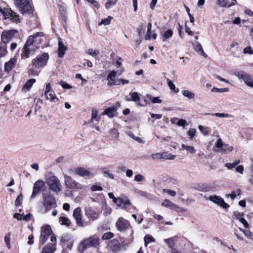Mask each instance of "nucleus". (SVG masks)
Segmentation results:
<instances>
[{
  "mask_svg": "<svg viewBox=\"0 0 253 253\" xmlns=\"http://www.w3.org/2000/svg\"><path fill=\"white\" fill-rule=\"evenodd\" d=\"M15 4L23 15L30 16L33 13V9L30 0H14Z\"/></svg>",
  "mask_w": 253,
  "mask_h": 253,
  "instance_id": "f257e3e1",
  "label": "nucleus"
},
{
  "mask_svg": "<svg viewBox=\"0 0 253 253\" xmlns=\"http://www.w3.org/2000/svg\"><path fill=\"white\" fill-rule=\"evenodd\" d=\"M46 183L51 191L59 193L61 191V184L58 178L55 175H51L46 179Z\"/></svg>",
  "mask_w": 253,
  "mask_h": 253,
  "instance_id": "f03ea898",
  "label": "nucleus"
},
{
  "mask_svg": "<svg viewBox=\"0 0 253 253\" xmlns=\"http://www.w3.org/2000/svg\"><path fill=\"white\" fill-rule=\"evenodd\" d=\"M99 245V238L92 237L83 241L79 246V251L83 252L86 249L90 247H97Z\"/></svg>",
  "mask_w": 253,
  "mask_h": 253,
  "instance_id": "7ed1b4c3",
  "label": "nucleus"
},
{
  "mask_svg": "<svg viewBox=\"0 0 253 253\" xmlns=\"http://www.w3.org/2000/svg\"><path fill=\"white\" fill-rule=\"evenodd\" d=\"M48 55L44 53L41 55L38 56L36 58L32 60V65L34 68H39L44 66L48 59Z\"/></svg>",
  "mask_w": 253,
  "mask_h": 253,
  "instance_id": "20e7f679",
  "label": "nucleus"
},
{
  "mask_svg": "<svg viewBox=\"0 0 253 253\" xmlns=\"http://www.w3.org/2000/svg\"><path fill=\"white\" fill-rule=\"evenodd\" d=\"M234 74L239 79L243 80L247 85L253 87V76H251L243 71H235Z\"/></svg>",
  "mask_w": 253,
  "mask_h": 253,
  "instance_id": "39448f33",
  "label": "nucleus"
},
{
  "mask_svg": "<svg viewBox=\"0 0 253 253\" xmlns=\"http://www.w3.org/2000/svg\"><path fill=\"white\" fill-rule=\"evenodd\" d=\"M64 179L65 186L69 189H81L83 185L74 180L71 176L66 174H64Z\"/></svg>",
  "mask_w": 253,
  "mask_h": 253,
  "instance_id": "423d86ee",
  "label": "nucleus"
},
{
  "mask_svg": "<svg viewBox=\"0 0 253 253\" xmlns=\"http://www.w3.org/2000/svg\"><path fill=\"white\" fill-rule=\"evenodd\" d=\"M44 36L42 32H37L33 36H30L27 41H29L31 46L35 47V49L38 48L41 43V38Z\"/></svg>",
  "mask_w": 253,
  "mask_h": 253,
  "instance_id": "0eeeda50",
  "label": "nucleus"
},
{
  "mask_svg": "<svg viewBox=\"0 0 253 253\" xmlns=\"http://www.w3.org/2000/svg\"><path fill=\"white\" fill-rule=\"evenodd\" d=\"M42 197L43 199V204L46 211L49 210V206L53 208L56 207V204L53 196L48 193L44 192L42 193Z\"/></svg>",
  "mask_w": 253,
  "mask_h": 253,
  "instance_id": "6e6552de",
  "label": "nucleus"
},
{
  "mask_svg": "<svg viewBox=\"0 0 253 253\" xmlns=\"http://www.w3.org/2000/svg\"><path fill=\"white\" fill-rule=\"evenodd\" d=\"M50 242L42 248L40 253H53L56 251V238L53 234L50 237Z\"/></svg>",
  "mask_w": 253,
  "mask_h": 253,
  "instance_id": "1a4fd4ad",
  "label": "nucleus"
},
{
  "mask_svg": "<svg viewBox=\"0 0 253 253\" xmlns=\"http://www.w3.org/2000/svg\"><path fill=\"white\" fill-rule=\"evenodd\" d=\"M84 211L86 216L91 221L96 220L99 217L100 212L92 207H86Z\"/></svg>",
  "mask_w": 253,
  "mask_h": 253,
  "instance_id": "9d476101",
  "label": "nucleus"
},
{
  "mask_svg": "<svg viewBox=\"0 0 253 253\" xmlns=\"http://www.w3.org/2000/svg\"><path fill=\"white\" fill-rule=\"evenodd\" d=\"M51 233L52 231L49 225H45L41 228L40 241L42 245L47 240Z\"/></svg>",
  "mask_w": 253,
  "mask_h": 253,
  "instance_id": "9b49d317",
  "label": "nucleus"
},
{
  "mask_svg": "<svg viewBox=\"0 0 253 253\" xmlns=\"http://www.w3.org/2000/svg\"><path fill=\"white\" fill-rule=\"evenodd\" d=\"M18 31L15 30H6L2 32L1 35V42L6 44L17 33Z\"/></svg>",
  "mask_w": 253,
  "mask_h": 253,
  "instance_id": "f8f14e48",
  "label": "nucleus"
},
{
  "mask_svg": "<svg viewBox=\"0 0 253 253\" xmlns=\"http://www.w3.org/2000/svg\"><path fill=\"white\" fill-rule=\"evenodd\" d=\"M44 185L45 183L43 180H39L36 181L34 184L33 190L31 198H34L39 194L40 191L44 188Z\"/></svg>",
  "mask_w": 253,
  "mask_h": 253,
  "instance_id": "ddd939ff",
  "label": "nucleus"
},
{
  "mask_svg": "<svg viewBox=\"0 0 253 253\" xmlns=\"http://www.w3.org/2000/svg\"><path fill=\"white\" fill-rule=\"evenodd\" d=\"M29 41H26V42L22 48L21 53V58L23 59H26L29 57V54L31 52H34L36 49L35 47L31 46Z\"/></svg>",
  "mask_w": 253,
  "mask_h": 253,
  "instance_id": "4468645a",
  "label": "nucleus"
},
{
  "mask_svg": "<svg viewBox=\"0 0 253 253\" xmlns=\"http://www.w3.org/2000/svg\"><path fill=\"white\" fill-rule=\"evenodd\" d=\"M209 199L223 209H226L229 207V205L226 204L223 199L219 196L216 195L211 196L209 197Z\"/></svg>",
  "mask_w": 253,
  "mask_h": 253,
  "instance_id": "2eb2a0df",
  "label": "nucleus"
},
{
  "mask_svg": "<svg viewBox=\"0 0 253 253\" xmlns=\"http://www.w3.org/2000/svg\"><path fill=\"white\" fill-rule=\"evenodd\" d=\"M117 74V72L114 70L110 72L106 78V80L108 81V86L118 85V79H116Z\"/></svg>",
  "mask_w": 253,
  "mask_h": 253,
  "instance_id": "dca6fc26",
  "label": "nucleus"
},
{
  "mask_svg": "<svg viewBox=\"0 0 253 253\" xmlns=\"http://www.w3.org/2000/svg\"><path fill=\"white\" fill-rule=\"evenodd\" d=\"M73 216L76 219L77 224L80 227H84L82 220V210L79 207L76 208L73 211Z\"/></svg>",
  "mask_w": 253,
  "mask_h": 253,
  "instance_id": "f3484780",
  "label": "nucleus"
},
{
  "mask_svg": "<svg viewBox=\"0 0 253 253\" xmlns=\"http://www.w3.org/2000/svg\"><path fill=\"white\" fill-rule=\"evenodd\" d=\"M116 225L118 230L120 231H122L128 228L129 225V223L127 220L123 217H120L117 221Z\"/></svg>",
  "mask_w": 253,
  "mask_h": 253,
  "instance_id": "a211bd4d",
  "label": "nucleus"
},
{
  "mask_svg": "<svg viewBox=\"0 0 253 253\" xmlns=\"http://www.w3.org/2000/svg\"><path fill=\"white\" fill-rule=\"evenodd\" d=\"M17 62V58L14 57L11 58L8 61L5 62L4 65V72L9 73L15 67Z\"/></svg>",
  "mask_w": 253,
  "mask_h": 253,
  "instance_id": "6ab92c4d",
  "label": "nucleus"
},
{
  "mask_svg": "<svg viewBox=\"0 0 253 253\" xmlns=\"http://www.w3.org/2000/svg\"><path fill=\"white\" fill-rule=\"evenodd\" d=\"M6 12L7 13L6 14V12L5 13V18H11L14 22H19V15L17 14L16 13L12 11L10 9H7Z\"/></svg>",
  "mask_w": 253,
  "mask_h": 253,
  "instance_id": "aec40b11",
  "label": "nucleus"
},
{
  "mask_svg": "<svg viewBox=\"0 0 253 253\" xmlns=\"http://www.w3.org/2000/svg\"><path fill=\"white\" fill-rule=\"evenodd\" d=\"M130 95L131 96V99L128 98L126 99V101H129L130 100H132L135 102L138 106L141 107L144 106V105L139 102L140 100V96L139 94L137 92H130Z\"/></svg>",
  "mask_w": 253,
  "mask_h": 253,
  "instance_id": "412c9836",
  "label": "nucleus"
},
{
  "mask_svg": "<svg viewBox=\"0 0 253 253\" xmlns=\"http://www.w3.org/2000/svg\"><path fill=\"white\" fill-rule=\"evenodd\" d=\"M67 47L63 43L60 41L58 42V55L60 58H62L64 56L65 51L67 50Z\"/></svg>",
  "mask_w": 253,
  "mask_h": 253,
  "instance_id": "4be33fe9",
  "label": "nucleus"
},
{
  "mask_svg": "<svg viewBox=\"0 0 253 253\" xmlns=\"http://www.w3.org/2000/svg\"><path fill=\"white\" fill-rule=\"evenodd\" d=\"M36 80L35 79H31L28 80L25 85L22 88V91L23 92H27L30 90V89L32 87L33 84L36 83Z\"/></svg>",
  "mask_w": 253,
  "mask_h": 253,
  "instance_id": "5701e85b",
  "label": "nucleus"
},
{
  "mask_svg": "<svg viewBox=\"0 0 253 253\" xmlns=\"http://www.w3.org/2000/svg\"><path fill=\"white\" fill-rule=\"evenodd\" d=\"M194 48L196 51L200 53L202 55L205 57H207V55L204 52L203 47L201 43L199 42H195L193 43Z\"/></svg>",
  "mask_w": 253,
  "mask_h": 253,
  "instance_id": "b1692460",
  "label": "nucleus"
},
{
  "mask_svg": "<svg viewBox=\"0 0 253 253\" xmlns=\"http://www.w3.org/2000/svg\"><path fill=\"white\" fill-rule=\"evenodd\" d=\"M116 112V107H112L108 108H107L105 110V111L102 113L103 115H106L109 118H112L114 117L115 113Z\"/></svg>",
  "mask_w": 253,
  "mask_h": 253,
  "instance_id": "393cba45",
  "label": "nucleus"
},
{
  "mask_svg": "<svg viewBox=\"0 0 253 253\" xmlns=\"http://www.w3.org/2000/svg\"><path fill=\"white\" fill-rule=\"evenodd\" d=\"M44 96L46 97L47 100L51 102H55L56 100H58V98L56 97L54 91L48 92V93H44Z\"/></svg>",
  "mask_w": 253,
  "mask_h": 253,
  "instance_id": "a878e982",
  "label": "nucleus"
},
{
  "mask_svg": "<svg viewBox=\"0 0 253 253\" xmlns=\"http://www.w3.org/2000/svg\"><path fill=\"white\" fill-rule=\"evenodd\" d=\"M78 175L81 176H92L93 174L84 168H78Z\"/></svg>",
  "mask_w": 253,
  "mask_h": 253,
  "instance_id": "bb28decb",
  "label": "nucleus"
},
{
  "mask_svg": "<svg viewBox=\"0 0 253 253\" xmlns=\"http://www.w3.org/2000/svg\"><path fill=\"white\" fill-rule=\"evenodd\" d=\"M7 52L6 44L0 42V58L5 56Z\"/></svg>",
  "mask_w": 253,
  "mask_h": 253,
  "instance_id": "cd10ccee",
  "label": "nucleus"
},
{
  "mask_svg": "<svg viewBox=\"0 0 253 253\" xmlns=\"http://www.w3.org/2000/svg\"><path fill=\"white\" fill-rule=\"evenodd\" d=\"M240 161L239 160H235L233 163H227L225 164V167L229 169H232L236 167Z\"/></svg>",
  "mask_w": 253,
  "mask_h": 253,
  "instance_id": "c85d7f7f",
  "label": "nucleus"
},
{
  "mask_svg": "<svg viewBox=\"0 0 253 253\" xmlns=\"http://www.w3.org/2000/svg\"><path fill=\"white\" fill-rule=\"evenodd\" d=\"M172 35L173 32L171 30H167L164 33L163 35L162 41L163 42L166 41V40L171 37Z\"/></svg>",
  "mask_w": 253,
  "mask_h": 253,
  "instance_id": "c756f323",
  "label": "nucleus"
},
{
  "mask_svg": "<svg viewBox=\"0 0 253 253\" xmlns=\"http://www.w3.org/2000/svg\"><path fill=\"white\" fill-rule=\"evenodd\" d=\"M182 93L184 97H187L189 99H192L194 98L195 96L194 93L188 90H182Z\"/></svg>",
  "mask_w": 253,
  "mask_h": 253,
  "instance_id": "7c9ffc66",
  "label": "nucleus"
},
{
  "mask_svg": "<svg viewBox=\"0 0 253 253\" xmlns=\"http://www.w3.org/2000/svg\"><path fill=\"white\" fill-rule=\"evenodd\" d=\"M175 157V155H171L168 152H163L161 153V159L174 160Z\"/></svg>",
  "mask_w": 253,
  "mask_h": 253,
  "instance_id": "2f4dec72",
  "label": "nucleus"
},
{
  "mask_svg": "<svg viewBox=\"0 0 253 253\" xmlns=\"http://www.w3.org/2000/svg\"><path fill=\"white\" fill-rule=\"evenodd\" d=\"M146 98H147L149 100L151 101L153 103H161L162 100L159 97H153L150 94H147L146 96Z\"/></svg>",
  "mask_w": 253,
  "mask_h": 253,
  "instance_id": "473e14b6",
  "label": "nucleus"
},
{
  "mask_svg": "<svg viewBox=\"0 0 253 253\" xmlns=\"http://www.w3.org/2000/svg\"><path fill=\"white\" fill-rule=\"evenodd\" d=\"M85 53L92 57H95L99 54V51L98 49L89 48L85 51Z\"/></svg>",
  "mask_w": 253,
  "mask_h": 253,
  "instance_id": "72a5a7b5",
  "label": "nucleus"
},
{
  "mask_svg": "<svg viewBox=\"0 0 253 253\" xmlns=\"http://www.w3.org/2000/svg\"><path fill=\"white\" fill-rule=\"evenodd\" d=\"M167 82L168 83V85L170 90L173 91L175 93H178L179 92V89L176 88L175 85L171 80H170L169 79H167Z\"/></svg>",
  "mask_w": 253,
  "mask_h": 253,
  "instance_id": "f704fd0d",
  "label": "nucleus"
},
{
  "mask_svg": "<svg viewBox=\"0 0 253 253\" xmlns=\"http://www.w3.org/2000/svg\"><path fill=\"white\" fill-rule=\"evenodd\" d=\"M144 244L145 246H147V245L151 243H153L155 242V239L150 235H146L144 238Z\"/></svg>",
  "mask_w": 253,
  "mask_h": 253,
  "instance_id": "c9c22d12",
  "label": "nucleus"
},
{
  "mask_svg": "<svg viewBox=\"0 0 253 253\" xmlns=\"http://www.w3.org/2000/svg\"><path fill=\"white\" fill-rule=\"evenodd\" d=\"M181 147L182 148L186 150L187 151H188L191 154H194L196 152V150L194 147L191 146L186 145L184 144H182L181 145Z\"/></svg>",
  "mask_w": 253,
  "mask_h": 253,
  "instance_id": "e433bc0d",
  "label": "nucleus"
},
{
  "mask_svg": "<svg viewBox=\"0 0 253 253\" xmlns=\"http://www.w3.org/2000/svg\"><path fill=\"white\" fill-rule=\"evenodd\" d=\"M59 222L61 224L69 226L70 225V220L65 217H60L59 218Z\"/></svg>",
  "mask_w": 253,
  "mask_h": 253,
  "instance_id": "4c0bfd02",
  "label": "nucleus"
},
{
  "mask_svg": "<svg viewBox=\"0 0 253 253\" xmlns=\"http://www.w3.org/2000/svg\"><path fill=\"white\" fill-rule=\"evenodd\" d=\"M113 19V17L111 16H108L107 18L102 19L101 22L98 24L99 26L101 25H108L110 24L111 21Z\"/></svg>",
  "mask_w": 253,
  "mask_h": 253,
  "instance_id": "58836bf2",
  "label": "nucleus"
},
{
  "mask_svg": "<svg viewBox=\"0 0 253 253\" xmlns=\"http://www.w3.org/2000/svg\"><path fill=\"white\" fill-rule=\"evenodd\" d=\"M91 122H93L94 120L98 121L99 118H97L98 111L96 109L93 108L91 110Z\"/></svg>",
  "mask_w": 253,
  "mask_h": 253,
  "instance_id": "ea45409f",
  "label": "nucleus"
},
{
  "mask_svg": "<svg viewBox=\"0 0 253 253\" xmlns=\"http://www.w3.org/2000/svg\"><path fill=\"white\" fill-rule=\"evenodd\" d=\"M206 115H211L212 116H214L215 117H220V118H229L231 116V115L227 114V113H207Z\"/></svg>",
  "mask_w": 253,
  "mask_h": 253,
  "instance_id": "a19ab883",
  "label": "nucleus"
},
{
  "mask_svg": "<svg viewBox=\"0 0 253 253\" xmlns=\"http://www.w3.org/2000/svg\"><path fill=\"white\" fill-rule=\"evenodd\" d=\"M151 29H152V24L151 23H149L147 25V31L145 36L146 40H150L151 36Z\"/></svg>",
  "mask_w": 253,
  "mask_h": 253,
  "instance_id": "79ce46f5",
  "label": "nucleus"
},
{
  "mask_svg": "<svg viewBox=\"0 0 253 253\" xmlns=\"http://www.w3.org/2000/svg\"><path fill=\"white\" fill-rule=\"evenodd\" d=\"M102 172L104 175V176L108 177L110 179H114V175L112 173H111L109 172V171L106 169H103L102 170Z\"/></svg>",
  "mask_w": 253,
  "mask_h": 253,
  "instance_id": "37998d69",
  "label": "nucleus"
},
{
  "mask_svg": "<svg viewBox=\"0 0 253 253\" xmlns=\"http://www.w3.org/2000/svg\"><path fill=\"white\" fill-rule=\"evenodd\" d=\"M211 92H228L229 91L228 88H218L217 87H213L211 89Z\"/></svg>",
  "mask_w": 253,
  "mask_h": 253,
  "instance_id": "c03bdc74",
  "label": "nucleus"
},
{
  "mask_svg": "<svg viewBox=\"0 0 253 253\" xmlns=\"http://www.w3.org/2000/svg\"><path fill=\"white\" fill-rule=\"evenodd\" d=\"M10 234L9 233L6 234L4 237V241L8 249H10Z\"/></svg>",
  "mask_w": 253,
  "mask_h": 253,
  "instance_id": "a18cd8bd",
  "label": "nucleus"
},
{
  "mask_svg": "<svg viewBox=\"0 0 253 253\" xmlns=\"http://www.w3.org/2000/svg\"><path fill=\"white\" fill-rule=\"evenodd\" d=\"M117 1L118 0H108L105 4L106 8L109 9L112 6L114 5Z\"/></svg>",
  "mask_w": 253,
  "mask_h": 253,
  "instance_id": "49530a36",
  "label": "nucleus"
},
{
  "mask_svg": "<svg viewBox=\"0 0 253 253\" xmlns=\"http://www.w3.org/2000/svg\"><path fill=\"white\" fill-rule=\"evenodd\" d=\"M215 146L218 148H223V147H226L228 146L227 144H223L222 141V139L221 138L218 139L216 144Z\"/></svg>",
  "mask_w": 253,
  "mask_h": 253,
  "instance_id": "de8ad7c7",
  "label": "nucleus"
},
{
  "mask_svg": "<svg viewBox=\"0 0 253 253\" xmlns=\"http://www.w3.org/2000/svg\"><path fill=\"white\" fill-rule=\"evenodd\" d=\"M114 234L111 232H107L104 233L102 236V240H108L110 239H111L113 237Z\"/></svg>",
  "mask_w": 253,
  "mask_h": 253,
  "instance_id": "09e8293b",
  "label": "nucleus"
},
{
  "mask_svg": "<svg viewBox=\"0 0 253 253\" xmlns=\"http://www.w3.org/2000/svg\"><path fill=\"white\" fill-rule=\"evenodd\" d=\"M164 241L170 249L173 248L174 243L173 240L172 238L166 239L164 240Z\"/></svg>",
  "mask_w": 253,
  "mask_h": 253,
  "instance_id": "8fccbe9b",
  "label": "nucleus"
},
{
  "mask_svg": "<svg viewBox=\"0 0 253 253\" xmlns=\"http://www.w3.org/2000/svg\"><path fill=\"white\" fill-rule=\"evenodd\" d=\"M171 209L176 211L177 212H180L185 211L184 209H182L179 206L173 204Z\"/></svg>",
  "mask_w": 253,
  "mask_h": 253,
  "instance_id": "3c124183",
  "label": "nucleus"
},
{
  "mask_svg": "<svg viewBox=\"0 0 253 253\" xmlns=\"http://www.w3.org/2000/svg\"><path fill=\"white\" fill-rule=\"evenodd\" d=\"M234 215L235 216L237 219L239 221H241L244 217V214L243 212H240L239 211H235L234 212Z\"/></svg>",
  "mask_w": 253,
  "mask_h": 253,
  "instance_id": "603ef678",
  "label": "nucleus"
},
{
  "mask_svg": "<svg viewBox=\"0 0 253 253\" xmlns=\"http://www.w3.org/2000/svg\"><path fill=\"white\" fill-rule=\"evenodd\" d=\"M23 200V195L22 194L19 195L18 197H17L15 201V205L16 207L19 206Z\"/></svg>",
  "mask_w": 253,
  "mask_h": 253,
  "instance_id": "864d4df0",
  "label": "nucleus"
},
{
  "mask_svg": "<svg viewBox=\"0 0 253 253\" xmlns=\"http://www.w3.org/2000/svg\"><path fill=\"white\" fill-rule=\"evenodd\" d=\"M128 135L131 137L133 139L135 140V141H137L139 143H143L144 141L143 140L139 137H136L131 132L128 133Z\"/></svg>",
  "mask_w": 253,
  "mask_h": 253,
  "instance_id": "5fc2aeb1",
  "label": "nucleus"
},
{
  "mask_svg": "<svg viewBox=\"0 0 253 253\" xmlns=\"http://www.w3.org/2000/svg\"><path fill=\"white\" fill-rule=\"evenodd\" d=\"M196 130L195 128H190L187 132L188 135L190 137V139H192L195 135Z\"/></svg>",
  "mask_w": 253,
  "mask_h": 253,
  "instance_id": "6e6d98bb",
  "label": "nucleus"
},
{
  "mask_svg": "<svg viewBox=\"0 0 253 253\" xmlns=\"http://www.w3.org/2000/svg\"><path fill=\"white\" fill-rule=\"evenodd\" d=\"M173 204V203L171 202L169 200L165 199L162 203V206L165 207L170 208L171 209Z\"/></svg>",
  "mask_w": 253,
  "mask_h": 253,
  "instance_id": "4d7b16f0",
  "label": "nucleus"
},
{
  "mask_svg": "<svg viewBox=\"0 0 253 253\" xmlns=\"http://www.w3.org/2000/svg\"><path fill=\"white\" fill-rule=\"evenodd\" d=\"M163 192L165 193H167L172 197H174L176 195V192L173 191L168 189H164Z\"/></svg>",
  "mask_w": 253,
  "mask_h": 253,
  "instance_id": "13d9d810",
  "label": "nucleus"
},
{
  "mask_svg": "<svg viewBox=\"0 0 253 253\" xmlns=\"http://www.w3.org/2000/svg\"><path fill=\"white\" fill-rule=\"evenodd\" d=\"M59 84L61 85V86L65 89H71L72 88V86L70 85L68 83L62 81L59 83Z\"/></svg>",
  "mask_w": 253,
  "mask_h": 253,
  "instance_id": "bf43d9fd",
  "label": "nucleus"
},
{
  "mask_svg": "<svg viewBox=\"0 0 253 253\" xmlns=\"http://www.w3.org/2000/svg\"><path fill=\"white\" fill-rule=\"evenodd\" d=\"M217 4L220 7H226L227 4L226 0H217Z\"/></svg>",
  "mask_w": 253,
  "mask_h": 253,
  "instance_id": "052dcab7",
  "label": "nucleus"
},
{
  "mask_svg": "<svg viewBox=\"0 0 253 253\" xmlns=\"http://www.w3.org/2000/svg\"><path fill=\"white\" fill-rule=\"evenodd\" d=\"M124 200H123L122 198H116V199H115L114 202L116 204L117 206L121 207L123 204Z\"/></svg>",
  "mask_w": 253,
  "mask_h": 253,
  "instance_id": "680f3d73",
  "label": "nucleus"
},
{
  "mask_svg": "<svg viewBox=\"0 0 253 253\" xmlns=\"http://www.w3.org/2000/svg\"><path fill=\"white\" fill-rule=\"evenodd\" d=\"M68 172L71 175H78V168H75L69 169Z\"/></svg>",
  "mask_w": 253,
  "mask_h": 253,
  "instance_id": "e2e57ef3",
  "label": "nucleus"
},
{
  "mask_svg": "<svg viewBox=\"0 0 253 253\" xmlns=\"http://www.w3.org/2000/svg\"><path fill=\"white\" fill-rule=\"evenodd\" d=\"M130 201L128 199H126L125 200H124L123 204L121 206L123 209H126L127 208L128 206H129L130 205Z\"/></svg>",
  "mask_w": 253,
  "mask_h": 253,
  "instance_id": "0e129e2a",
  "label": "nucleus"
},
{
  "mask_svg": "<svg viewBox=\"0 0 253 253\" xmlns=\"http://www.w3.org/2000/svg\"><path fill=\"white\" fill-rule=\"evenodd\" d=\"M103 189L102 187L99 185H93L91 187V190L92 191H102Z\"/></svg>",
  "mask_w": 253,
  "mask_h": 253,
  "instance_id": "69168bd1",
  "label": "nucleus"
},
{
  "mask_svg": "<svg viewBox=\"0 0 253 253\" xmlns=\"http://www.w3.org/2000/svg\"><path fill=\"white\" fill-rule=\"evenodd\" d=\"M244 53H249L250 54H253V50L252 49V48L251 46H248L244 48Z\"/></svg>",
  "mask_w": 253,
  "mask_h": 253,
  "instance_id": "338daca9",
  "label": "nucleus"
},
{
  "mask_svg": "<svg viewBox=\"0 0 253 253\" xmlns=\"http://www.w3.org/2000/svg\"><path fill=\"white\" fill-rule=\"evenodd\" d=\"M144 176L141 174H138L135 176L134 180L137 182H141L144 180Z\"/></svg>",
  "mask_w": 253,
  "mask_h": 253,
  "instance_id": "774afa93",
  "label": "nucleus"
}]
</instances>
